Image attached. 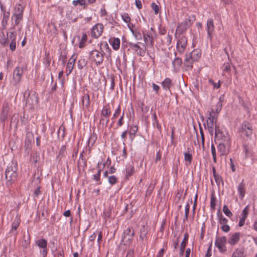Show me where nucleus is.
<instances>
[{"mask_svg":"<svg viewBox=\"0 0 257 257\" xmlns=\"http://www.w3.org/2000/svg\"><path fill=\"white\" fill-rule=\"evenodd\" d=\"M25 100L24 109L25 111H34L37 107L39 98L38 94L34 91L27 89L24 93Z\"/></svg>","mask_w":257,"mask_h":257,"instance_id":"nucleus-1","label":"nucleus"},{"mask_svg":"<svg viewBox=\"0 0 257 257\" xmlns=\"http://www.w3.org/2000/svg\"><path fill=\"white\" fill-rule=\"evenodd\" d=\"M204 115L202 113L200 115V117L205 122L204 123L205 126L208 127L209 133L212 135L215 129V135L218 136L220 133V130L218 127L216 126V122L217 121V115L216 113H204Z\"/></svg>","mask_w":257,"mask_h":257,"instance_id":"nucleus-2","label":"nucleus"},{"mask_svg":"<svg viewBox=\"0 0 257 257\" xmlns=\"http://www.w3.org/2000/svg\"><path fill=\"white\" fill-rule=\"evenodd\" d=\"M196 19L195 16L193 15H190L186 18L181 24H180L176 29L175 36L184 33L186 30L192 25Z\"/></svg>","mask_w":257,"mask_h":257,"instance_id":"nucleus-3","label":"nucleus"},{"mask_svg":"<svg viewBox=\"0 0 257 257\" xmlns=\"http://www.w3.org/2000/svg\"><path fill=\"white\" fill-rule=\"evenodd\" d=\"M17 176L16 165L13 164L12 165L7 167L5 172V176L8 185H11L15 182L17 180Z\"/></svg>","mask_w":257,"mask_h":257,"instance_id":"nucleus-4","label":"nucleus"},{"mask_svg":"<svg viewBox=\"0 0 257 257\" xmlns=\"http://www.w3.org/2000/svg\"><path fill=\"white\" fill-rule=\"evenodd\" d=\"M24 8L21 5L16 6L15 12L12 17V20L14 21L16 25H19L23 20Z\"/></svg>","mask_w":257,"mask_h":257,"instance_id":"nucleus-5","label":"nucleus"},{"mask_svg":"<svg viewBox=\"0 0 257 257\" xmlns=\"http://www.w3.org/2000/svg\"><path fill=\"white\" fill-rule=\"evenodd\" d=\"M89 59L98 66L103 62V55L97 50H94L90 52Z\"/></svg>","mask_w":257,"mask_h":257,"instance_id":"nucleus-6","label":"nucleus"},{"mask_svg":"<svg viewBox=\"0 0 257 257\" xmlns=\"http://www.w3.org/2000/svg\"><path fill=\"white\" fill-rule=\"evenodd\" d=\"M230 141L229 138L227 137L224 143H220L217 146V150L220 156L225 155L229 152Z\"/></svg>","mask_w":257,"mask_h":257,"instance_id":"nucleus-7","label":"nucleus"},{"mask_svg":"<svg viewBox=\"0 0 257 257\" xmlns=\"http://www.w3.org/2000/svg\"><path fill=\"white\" fill-rule=\"evenodd\" d=\"M23 68L17 67L13 71L12 83L14 85L19 83L22 79L23 75Z\"/></svg>","mask_w":257,"mask_h":257,"instance_id":"nucleus-8","label":"nucleus"},{"mask_svg":"<svg viewBox=\"0 0 257 257\" xmlns=\"http://www.w3.org/2000/svg\"><path fill=\"white\" fill-rule=\"evenodd\" d=\"M187 45V39L184 36L181 37L177 42L176 49L178 53L182 54L185 52Z\"/></svg>","mask_w":257,"mask_h":257,"instance_id":"nucleus-9","label":"nucleus"},{"mask_svg":"<svg viewBox=\"0 0 257 257\" xmlns=\"http://www.w3.org/2000/svg\"><path fill=\"white\" fill-rule=\"evenodd\" d=\"M227 240L226 237L223 236H217L215 241V245L218 248L219 251L221 252H223L226 251V243Z\"/></svg>","mask_w":257,"mask_h":257,"instance_id":"nucleus-10","label":"nucleus"},{"mask_svg":"<svg viewBox=\"0 0 257 257\" xmlns=\"http://www.w3.org/2000/svg\"><path fill=\"white\" fill-rule=\"evenodd\" d=\"M104 30V26L101 23L95 24L92 28L91 36L94 38H99L102 34Z\"/></svg>","mask_w":257,"mask_h":257,"instance_id":"nucleus-11","label":"nucleus"},{"mask_svg":"<svg viewBox=\"0 0 257 257\" xmlns=\"http://www.w3.org/2000/svg\"><path fill=\"white\" fill-rule=\"evenodd\" d=\"M240 133L242 136H246L247 138H249L252 133L251 124L248 122H244L242 125Z\"/></svg>","mask_w":257,"mask_h":257,"instance_id":"nucleus-12","label":"nucleus"},{"mask_svg":"<svg viewBox=\"0 0 257 257\" xmlns=\"http://www.w3.org/2000/svg\"><path fill=\"white\" fill-rule=\"evenodd\" d=\"M201 56V52L199 49H194L191 54L186 55L185 61L191 62L199 60Z\"/></svg>","mask_w":257,"mask_h":257,"instance_id":"nucleus-13","label":"nucleus"},{"mask_svg":"<svg viewBox=\"0 0 257 257\" xmlns=\"http://www.w3.org/2000/svg\"><path fill=\"white\" fill-rule=\"evenodd\" d=\"M77 58V55L76 54L74 53L71 58L68 60V63L66 65V75L68 76L70 75L75 66L76 60Z\"/></svg>","mask_w":257,"mask_h":257,"instance_id":"nucleus-14","label":"nucleus"},{"mask_svg":"<svg viewBox=\"0 0 257 257\" xmlns=\"http://www.w3.org/2000/svg\"><path fill=\"white\" fill-rule=\"evenodd\" d=\"M206 31L207 32V37L211 40L212 39L213 33L214 31V24L212 18L209 19L206 23Z\"/></svg>","mask_w":257,"mask_h":257,"instance_id":"nucleus-15","label":"nucleus"},{"mask_svg":"<svg viewBox=\"0 0 257 257\" xmlns=\"http://www.w3.org/2000/svg\"><path fill=\"white\" fill-rule=\"evenodd\" d=\"M36 244L42 248V250L41 251V254L43 257H46L47 254V242L45 239H40L36 241Z\"/></svg>","mask_w":257,"mask_h":257,"instance_id":"nucleus-16","label":"nucleus"},{"mask_svg":"<svg viewBox=\"0 0 257 257\" xmlns=\"http://www.w3.org/2000/svg\"><path fill=\"white\" fill-rule=\"evenodd\" d=\"M130 46L131 49L137 53V54L140 56L143 57L146 54V48H141L138 44L133 43H130Z\"/></svg>","mask_w":257,"mask_h":257,"instance_id":"nucleus-17","label":"nucleus"},{"mask_svg":"<svg viewBox=\"0 0 257 257\" xmlns=\"http://www.w3.org/2000/svg\"><path fill=\"white\" fill-rule=\"evenodd\" d=\"M240 238V232H235L231 234L228 239V243L231 245H234L237 244L239 241Z\"/></svg>","mask_w":257,"mask_h":257,"instance_id":"nucleus-18","label":"nucleus"},{"mask_svg":"<svg viewBox=\"0 0 257 257\" xmlns=\"http://www.w3.org/2000/svg\"><path fill=\"white\" fill-rule=\"evenodd\" d=\"M143 38L144 42L146 44H150L151 46H153L154 35L152 32H148L147 33H143Z\"/></svg>","mask_w":257,"mask_h":257,"instance_id":"nucleus-19","label":"nucleus"},{"mask_svg":"<svg viewBox=\"0 0 257 257\" xmlns=\"http://www.w3.org/2000/svg\"><path fill=\"white\" fill-rule=\"evenodd\" d=\"M1 10L3 13V19L2 20V25L3 27L6 28L7 26L8 21L9 19L10 13L9 12H6V9L1 6Z\"/></svg>","mask_w":257,"mask_h":257,"instance_id":"nucleus-20","label":"nucleus"},{"mask_svg":"<svg viewBox=\"0 0 257 257\" xmlns=\"http://www.w3.org/2000/svg\"><path fill=\"white\" fill-rule=\"evenodd\" d=\"M109 42L114 50H118L120 47V40L118 38H111Z\"/></svg>","mask_w":257,"mask_h":257,"instance_id":"nucleus-21","label":"nucleus"},{"mask_svg":"<svg viewBox=\"0 0 257 257\" xmlns=\"http://www.w3.org/2000/svg\"><path fill=\"white\" fill-rule=\"evenodd\" d=\"M162 86L164 90H170V88L173 86V83L171 79L169 78H166L162 81Z\"/></svg>","mask_w":257,"mask_h":257,"instance_id":"nucleus-22","label":"nucleus"},{"mask_svg":"<svg viewBox=\"0 0 257 257\" xmlns=\"http://www.w3.org/2000/svg\"><path fill=\"white\" fill-rule=\"evenodd\" d=\"M121 17L123 22L127 24V27L130 29L131 27L133 26V24H131V18L126 13H124L121 15Z\"/></svg>","mask_w":257,"mask_h":257,"instance_id":"nucleus-23","label":"nucleus"},{"mask_svg":"<svg viewBox=\"0 0 257 257\" xmlns=\"http://www.w3.org/2000/svg\"><path fill=\"white\" fill-rule=\"evenodd\" d=\"M97 140V135L95 133L91 134L87 141V145L89 148H91L95 144Z\"/></svg>","mask_w":257,"mask_h":257,"instance_id":"nucleus-24","label":"nucleus"},{"mask_svg":"<svg viewBox=\"0 0 257 257\" xmlns=\"http://www.w3.org/2000/svg\"><path fill=\"white\" fill-rule=\"evenodd\" d=\"M184 161L185 162V165L188 166L191 164L192 160V156L189 151L184 152Z\"/></svg>","mask_w":257,"mask_h":257,"instance_id":"nucleus-25","label":"nucleus"},{"mask_svg":"<svg viewBox=\"0 0 257 257\" xmlns=\"http://www.w3.org/2000/svg\"><path fill=\"white\" fill-rule=\"evenodd\" d=\"M237 191L239 194V197L241 199H242L244 197L245 193V186L242 182L239 184L237 187Z\"/></svg>","mask_w":257,"mask_h":257,"instance_id":"nucleus-26","label":"nucleus"},{"mask_svg":"<svg viewBox=\"0 0 257 257\" xmlns=\"http://www.w3.org/2000/svg\"><path fill=\"white\" fill-rule=\"evenodd\" d=\"M82 103L84 107H88L90 105V98L88 93L85 94L82 99Z\"/></svg>","mask_w":257,"mask_h":257,"instance_id":"nucleus-27","label":"nucleus"},{"mask_svg":"<svg viewBox=\"0 0 257 257\" xmlns=\"http://www.w3.org/2000/svg\"><path fill=\"white\" fill-rule=\"evenodd\" d=\"M126 170V177L128 178L135 172V168L134 166L132 164H128L127 165L125 168Z\"/></svg>","mask_w":257,"mask_h":257,"instance_id":"nucleus-28","label":"nucleus"},{"mask_svg":"<svg viewBox=\"0 0 257 257\" xmlns=\"http://www.w3.org/2000/svg\"><path fill=\"white\" fill-rule=\"evenodd\" d=\"M87 41V35L85 33H83L82 35V37L80 39L79 47L80 48H82L85 46V44Z\"/></svg>","mask_w":257,"mask_h":257,"instance_id":"nucleus-29","label":"nucleus"},{"mask_svg":"<svg viewBox=\"0 0 257 257\" xmlns=\"http://www.w3.org/2000/svg\"><path fill=\"white\" fill-rule=\"evenodd\" d=\"M244 251L241 248L236 249L232 253L231 257H244Z\"/></svg>","mask_w":257,"mask_h":257,"instance_id":"nucleus-30","label":"nucleus"},{"mask_svg":"<svg viewBox=\"0 0 257 257\" xmlns=\"http://www.w3.org/2000/svg\"><path fill=\"white\" fill-rule=\"evenodd\" d=\"M72 5L74 6L78 5L83 6V8L85 9L86 7V0H73L72 1Z\"/></svg>","mask_w":257,"mask_h":257,"instance_id":"nucleus-31","label":"nucleus"},{"mask_svg":"<svg viewBox=\"0 0 257 257\" xmlns=\"http://www.w3.org/2000/svg\"><path fill=\"white\" fill-rule=\"evenodd\" d=\"M66 17L74 22L76 21L77 20V18L75 16L74 12L73 10H70L67 12Z\"/></svg>","mask_w":257,"mask_h":257,"instance_id":"nucleus-32","label":"nucleus"},{"mask_svg":"<svg viewBox=\"0 0 257 257\" xmlns=\"http://www.w3.org/2000/svg\"><path fill=\"white\" fill-rule=\"evenodd\" d=\"M132 27H131L129 29L132 32L133 36L135 37L136 40H141L142 39V37L140 31L137 30L134 31Z\"/></svg>","mask_w":257,"mask_h":257,"instance_id":"nucleus-33","label":"nucleus"},{"mask_svg":"<svg viewBox=\"0 0 257 257\" xmlns=\"http://www.w3.org/2000/svg\"><path fill=\"white\" fill-rule=\"evenodd\" d=\"M20 224V220L19 218H15V219L14 220L12 225V228L11 230V232L12 233H13L14 231H15L18 227H19Z\"/></svg>","mask_w":257,"mask_h":257,"instance_id":"nucleus-34","label":"nucleus"},{"mask_svg":"<svg viewBox=\"0 0 257 257\" xmlns=\"http://www.w3.org/2000/svg\"><path fill=\"white\" fill-rule=\"evenodd\" d=\"M87 64V61L84 58L80 59L77 62V67L79 69H82Z\"/></svg>","mask_w":257,"mask_h":257,"instance_id":"nucleus-35","label":"nucleus"},{"mask_svg":"<svg viewBox=\"0 0 257 257\" xmlns=\"http://www.w3.org/2000/svg\"><path fill=\"white\" fill-rule=\"evenodd\" d=\"M172 36L171 34H168L166 37H165L164 40H163V43L165 45L167 46H169L172 42Z\"/></svg>","mask_w":257,"mask_h":257,"instance_id":"nucleus-36","label":"nucleus"},{"mask_svg":"<svg viewBox=\"0 0 257 257\" xmlns=\"http://www.w3.org/2000/svg\"><path fill=\"white\" fill-rule=\"evenodd\" d=\"M7 37L8 40H10V41H15L16 40V34L14 31L9 32L8 33Z\"/></svg>","mask_w":257,"mask_h":257,"instance_id":"nucleus-37","label":"nucleus"},{"mask_svg":"<svg viewBox=\"0 0 257 257\" xmlns=\"http://www.w3.org/2000/svg\"><path fill=\"white\" fill-rule=\"evenodd\" d=\"M219 222L220 224L222 225H224L227 224L228 220L225 218L222 215H218Z\"/></svg>","mask_w":257,"mask_h":257,"instance_id":"nucleus-38","label":"nucleus"},{"mask_svg":"<svg viewBox=\"0 0 257 257\" xmlns=\"http://www.w3.org/2000/svg\"><path fill=\"white\" fill-rule=\"evenodd\" d=\"M223 212L227 216V217H231L232 215V212L230 211V210L228 208L227 206L226 205H224L222 209Z\"/></svg>","mask_w":257,"mask_h":257,"instance_id":"nucleus-39","label":"nucleus"},{"mask_svg":"<svg viewBox=\"0 0 257 257\" xmlns=\"http://www.w3.org/2000/svg\"><path fill=\"white\" fill-rule=\"evenodd\" d=\"M211 154L213 157V162L214 163L216 162V148L213 144H212L211 146Z\"/></svg>","mask_w":257,"mask_h":257,"instance_id":"nucleus-40","label":"nucleus"},{"mask_svg":"<svg viewBox=\"0 0 257 257\" xmlns=\"http://www.w3.org/2000/svg\"><path fill=\"white\" fill-rule=\"evenodd\" d=\"M11 104L8 102H5L3 106L2 112H8L10 111Z\"/></svg>","mask_w":257,"mask_h":257,"instance_id":"nucleus-41","label":"nucleus"},{"mask_svg":"<svg viewBox=\"0 0 257 257\" xmlns=\"http://www.w3.org/2000/svg\"><path fill=\"white\" fill-rule=\"evenodd\" d=\"M223 72L229 73L230 71V66L228 62L224 63L222 67Z\"/></svg>","mask_w":257,"mask_h":257,"instance_id":"nucleus-42","label":"nucleus"},{"mask_svg":"<svg viewBox=\"0 0 257 257\" xmlns=\"http://www.w3.org/2000/svg\"><path fill=\"white\" fill-rule=\"evenodd\" d=\"M190 210V206L188 204H187L185 206V217L183 219V221H185L187 220L188 217V214Z\"/></svg>","mask_w":257,"mask_h":257,"instance_id":"nucleus-43","label":"nucleus"},{"mask_svg":"<svg viewBox=\"0 0 257 257\" xmlns=\"http://www.w3.org/2000/svg\"><path fill=\"white\" fill-rule=\"evenodd\" d=\"M151 8L154 11L155 14L157 15L160 11V8L159 6L156 5L155 3H153L151 4Z\"/></svg>","mask_w":257,"mask_h":257,"instance_id":"nucleus-44","label":"nucleus"},{"mask_svg":"<svg viewBox=\"0 0 257 257\" xmlns=\"http://www.w3.org/2000/svg\"><path fill=\"white\" fill-rule=\"evenodd\" d=\"M138 131V127L136 125H133L131 128V130L130 131V136L131 137V136L134 135V136H135L136 133Z\"/></svg>","mask_w":257,"mask_h":257,"instance_id":"nucleus-45","label":"nucleus"},{"mask_svg":"<svg viewBox=\"0 0 257 257\" xmlns=\"http://www.w3.org/2000/svg\"><path fill=\"white\" fill-rule=\"evenodd\" d=\"M117 182V178L115 176H110L108 177V182L111 185L115 184Z\"/></svg>","mask_w":257,"mask_h":257,"instance_id":"nucleus-46","label":"nucleus"},{"mask_svg":"<svg viewBox=\"0 0 257 257\" xmlns=\"http://www.w3.org/2000/svg\"><path fill=\"white\" fill-rule=\"evenodd\" d=\"M101 169H99L97 174L93 175V179L95 181H99L100 179Z\"/></svg>","mask_w":257,"mask_h":257,"instance_id":"nucleus-47","label":"nucleus"},{"mask_svg":"<svg viewBox=\"0 0 257 257\" xmlns=\"http://www.w3.org/2000/svg\"><path fill=\"white\" fill-rule=\"evenodd\" d=\"M174 66H180L182 64V59L179 58H176L173 62Z\"/></svg>","mask_w":257,"mask_h":257,"instance_id":"nucleus-48","label":"nucleus"},{"mask_svg":"<svg viewBox=\"0 0 257 257\" xmlns=\"http://www.w3.org/2000/svg\"><path fill=\"white\" fill-rule=\"evenodd\" d=\"M249 213V205H247L242 210L241 216L247 217Z\"/></svg>","mask_w":257,"mask_h":257,"instance_id":"nucleus-49","label":"nucleus"},{"mask_svg":"<svg viewBox=\"0 0 257 257\" xmlns=\"http://www.w3.org/2000/svg\"><path fill=\"white\" fill-rule=\"evenodd\" d=\"M99 14L101 17H103L107 15V12L104 6L101 8Z\"/></svg>","mask_w":257,"mask_h":257,"instance_id":"nucleus-50","label":"nucleus"},{"mask_svg":"<svg viewBox=\"0 0 257 257\" xmlns=\"http://www.w3.org/2000/svg\"><path fill=\"white\" fill-rule=\"evenodd\" d=\"M216 205V198L214 196H212L210 200V206L212 209H214Z\"/></svg>","mask_w":257,"mask_h":257,"instance_id":"nucleus-51","label":"nucleus"},{"mask_svg":"<svg viewBox=\"0 0 257 257\" xmlns=\"http://www.w3.org/2000/svg\"><path fill=\"white\" fill-rule=\"evenodd\" d=\"M214 178L215 179V182L217 184H219L222 181V178L221 176L218 174L213 175Z\"/></svg>","mask_w":257,"mask_h":257,"instance_id":"nucleus-52","label":"nucleus"},{"mask_svg":"<svg viewBox=\"0 0 257 257\" xmlns=\"http://www.w3.org/2000/svg\"><path fill=\"white\" fill-rule=\"evenodd\" d=\"M10 48L12 51H14L16 49V42L12 41L10 42Z\"/></svg>","mask_w":257,"mask_h":257,"instance_id":"nucleus-53","label":"nucleus"},{"mask_svg":"<svg viewBox=\"0 0 257 257\" xmlns=\"http://www.w3.org/2000/svg\"><path fill=\"white\" fill-rule=\"evenodd\" d=\"M125 233H128V240H131L134 236V232L131 231V228H127L125 231Z\"/></svg>","mask_w":257,"mask_h":257,"instance_id":"nucleus-54","label":"nucleus"},{"mask_svg":"<svg viewBox=\"0 0 257 257\" xmlns=\"http://www.w3.org/2000/svg\"><path fill=\"white\" fill-rule=\"evenodd\" d=\"M3 38L0 37V43L3 45H7L8 44V40L7 38H5L4 35L3 36Z\"/></svg>","mask_w":257,"mask_h":257,"instance_id":"nucleus-55","label":"nucleus"},{"mask_svg":"<svg viewBox=\"0 0 257 257\" xmlns=\"http://www.w3.org/2000/svg\"><path fill=\"white\" fill-rule=\"evenodd\" d=\"M246 217H245L244 216H241V217L239 219L238 225L240 227L242 226L244 223H245V220L246 219Z\"/></svg>","mask_w":257,"mask_h":257,"instance_id":"nucleus-56","label":"nucleus"},{"mask_svg":"<svg viewBox=\"0 0 257 257\" xmlns=\"http://www.w3.org/2000/svg\"><path fill=\"white\" fill-rule=\"evenodd\" d=\"M209 82L210 83L213 85L214 88H219L220 87V81L218 83L214 82L212 79H209Z\"/></svg>","mask_w":257,"mask_h":257,"instance_id":"nucleus-57","label":"nucleus"},{"mask_svg":"<svg viewBox=\"0 0 257 257\" xmlns=\"http://www.w3.org/2000/svg\"><path fill=\"white\" fill-rule=\"evenodd\" d=\"M32 159L35 163L37 162L39 159V154L37 152H36L32 157Z\"/></svg>","mask_w":257,"mask_h":257,"instance_id":"nucleus-58","label":"nucleus"},{"mask_svg":"<svg viewBox=\"0 0 257 257\" xmlns=\"http://www.w3.org/2000/svg\"><path fill=\"white\" fill-rule=\"evenodd\" d=\"M221 228L225 232H228L230 230V227L228 224L222 225Z\"/></svg>","mask_w":257,"mask_h":257,"instance_id":"nucleus-59","label":"nucleus"},{"mask_svg":"<svg viewBox=\"0 0 257 257\" xmlns=\"http://www.w3.org/2000/svg\"><path fill=\"white\" fill-rule=\"evenodd\" d=\"M153 90L155 91L156 94L159 93V91L160 90V86L155 83H153L152 84Z\"/></svg>","mask_w":257,"mask_h":257,"instance_id":"nucleus-60","label":"nucleus"},{"mask_svg":"<svg viewBox=\"0 0 257 257\" xmlns=\"http://www.w3.org/2000/svg\"><path fill=\"white\" fill-rule=\"evenodd\" d=\"M111 110L110 109V105L107 104L103 107L102 112H110Z\"/></svg>","mask_w":257,"mask_h":257,"instance_id":"nucleus-61","label":"nucleus"},{"mask_svg":"<svg viewBox=\"0 0 257 257\" xmlns=\"http://www.w3.org/2000/svg\"><path fill=\"white\" fill-rule=\"evenodd\" d=\"M123 117H124V113H122V115L119 118L117 123V125H118L119 126L122 125V124L123 123V122H124V121L123 120Z\"/></svg>","mask_w":257,"mask_h":257,"instance_id":"nucleus-62","label":"nucleus"},{"mask_svg":"<svg viewBox=\"0 0 257 257\" xmlns=\"http://www.w3.org/2000/svg\"><path fill=\"white\" fill-rule=\"evenodd\" d=\"M135 4H136V7L139 9H141L142 8V2L140 0H136Z\"/></svg>","mask_w":257,"mask_h":257,"instance_id":"nucleus-63","label":"nucleus"},{"mask_svg":"<svg viewBox=\"0 0 257 257\" xmlns=\"http://www.w3.org/2000/svg\"><path fill=\"white\" fill-rule=\"evenodd\" d=\"M230 167H231V170L232 171V172H235V167L234 163H233V161L232 159H231V158L230 159Z\"/></svg>","mask_w":257,"mask_h":257,"instance_id":"nucleus-64","label":"nucleus"}]
</instances>
